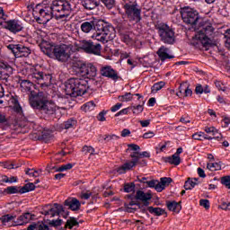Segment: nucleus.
<instances>
[{
	"label": "nucleus",
	"instance_id": "f257e3e1",
	"mask_svg": "<svg viewBox=\"0 0 230 230\" xmlns=\"http://www.w3.org/2000/svg\"><path fill=\"white\" fill-rule=\"evenodd\" d=\"M29 103L32 109H36L45 116H53L57 112V104L52 101H48L42 93L31 92Z\"/></svg>",
	"mask_w": 230,
	"mask_h": 230
},
{
	"label": "nucleus",
	"instance_id": "f03ea898",
	"mask_svg": "<svg viewBox=\"0 0 230 230\" xmlns=\"http://www.w3.org/2000/svg\"><path fill=\"white\" fill-rule=\"evenodd\" d=\"M40 49L49 57L54 55L56 60H58V62H69L71 53H73L71 48L66 44L55 46L44 41L41 43Z\"/></svg>",
	"mask_w": 230,
	"mask_h": 230
},
{
	"label": "nucleus",
	"instance_id": "7ed1b4c3",
	"mask_svg": "<svg viewBox=\"0 0 230 230\" xmlns=\"http://www.w3.org/2000/svg\"><path fill=\"white\" fill-rule=\"evenodd\" d=\"M215 29L209 22H205L199 27V31L193 38L191 44L192 46H195L196 48H200V46H203L206 49H209V48H213L215 44L213 43V40L209 39V35L213 33Z\"/></svg>",
	"mask_w": 230,
	"mask_h": 230
},
{
	"label": "nucleus",
	"instance_id": "20e7f679",
	"mask_svg": "<svg viewBox=\"0 0 230 230\" xmlns=\"http://www.w3.org/2000/svg\"><path fill=\"white\" fill-rule=\"evenodd\" d=\"M89 89V83L82 78H70L65 83V93L67 96L77 98L84 96Z\"/></svg>",
	"mask_w": 230,
	"mask_h": 230
},
{
	"label": "nucleus",
	"instance_id": "39448f33",
	"mask_svg": "<svg viewBox=\"0 0 230 230\" xmlns=\"http://www.w3.org/2000/svg\"><path fill=\"white\" fill-rule=\"evenodd\" d=\"M95 31V39L102 44H107V42L114 40L116 37V29H114V26L103 20L96 22Z\"/></svg>",
	"mask_w": 230,
	"mask_h": 230
},
{
	"label": "nucleus",
	"instance_id": "423d86ee",
	"mask_svg": "<svg viewBox=\"0 0 230 230\" xmlns=\"http://www.w3.org/2000/svg\"><path fill=\"white\" fill-rule=\"evenodd\" d=\"M122 8L130 22H141V6L136 0H122Z\"/></svg>",
	"mask_w": 230,
	"mask_h": 230
},
{
	"label": "nucleus",
	"instance_id": "0eeeda50",
	"mask_svg": "<svg viewBox=\"0 0 230 230\" xmlns=\"http://www.w3.org/2000/svg\"><path fill=\"white\" fill-rule=\"evenodd\" d=\"M50 8L58 19L68 17L71 15V12L73 11L71 2L67 0H54L50 5Z\"/></svg>",
	"mask_w": 230,
	"mask_h": 230
},
{
	"label": "nucleus",
	"instance_id": "6e6552de",
	"mask_svg": "<svg viewBox=\"0 0 230 230\" xmlns=\"http://www.w3.org/2000/svg\"><path fill=\"white\" fill-rule=\"evenodd\" d=\"M160 40L164 44H175V31L166 23H160L156 26Z\"/></svg>",
	"mask_w": 230,
	"mask_h": 230
},
{
	"label": "nucleus",
	"instance_id": "1a4fd4ad",
	"mask_svg": "<svg viewBox=\"0 0 230 230\" xmlns=\"http://www.w3.org/2000/svg\"><path fill=\"white\" fill-rule=\"evenodd\" d=\"M181 15L183 22L190 26H197L200 21V14L199 13V11L193 8L185 7L181 12Z\"/></svg>",
	"mask_w": 230,
	"mask_h": 230
},
{
	"label": "nucleus",
	"instance_id": "9d476101",
	"mask_svg": "<svg viewBox=\"0 0 230 230\" xmlns=\"http://www.w3.org/2000/svg\"><path fill=\"white\" fill-rule=\"evenodd\" d=\"M79 49L88 55H102V45L94 43L93 40H82L79 41Z\"/></svg>",
	"mask_w": 230,
	"mask_h": 230
},
{
	"label": "nucleus",
	"instance_id": "9b49d317",
	"mask_svg": "<svg viewBox=\"0 0 230 230\" xmlns=\"http://www.w3.org/2000/svg\"><path fill=\"white\" fill-rule=\"evenodd\" d=\"M75 67H78L79 73L82 75V76H86V78H95L96 75L98 74V69H96V66L92 63L79 62L76 64Z\"/></svg>",
	"mask_w": 230,
	"mask_h": 230
},
{
	"label": "nucleus",
	"instance_id": "f8f14e48",
	"mask_svg": "<svg viewBox=\"0 0 230 230\" xmlns=\"http://www.w3.org/2000/svg\"><path fill=\"white\" fill-rule=\"evenodd\" d=\"M30 78H31L32 82L39 84V85H49L51 84V80L53 76L51 74H46L44 72H40L35 69L31 75Z\"/></svg>",
	"mask_w": 230,
	"mask_h": 230
},
{
	"label": "nucleus",
	"instance_id": "ddd939ff",
	"mask_svg": "<svg viewBox=\"0 0 230 230\" xmlns=\"http://www.w3.org/2000/svg\"><path fill=\"white\" fill-rule=\"evenodd\" d=\"M7 49L12 51L16 58H22V57L26 58L31 55V49L22 44H9Z\"/></svg>",
	"mask_w": 230,
	"mask_h": 230
},
{
	"label": "nucleus",
	"instance_id": "4468645a",
	"mask_svg": "<svg viewBox=\"0 0 230 230\" xmlns=\"http://www.w3.org/2000/svg\"><path fill=\"white\" fill-rule=\"evenodd\" d=\"M60 213H64V207L60 204L55 203L54 205H47L41 210V215H50V218L53 217H58Z\"/></svg>",
	"mask_w": 230,
	"mask_h": 230
},
{
	"label": "nucleus",
	"instance_id": "2eb2a0df",
	"mask_svg": "<svg viewBox=\"0 0 230 230\" xmlns=\"http://www.w3.org/2000/svg\"><path fill=\"white\" fill-rule=\"evenodd\" d=\"M4 30H8L11 33H19L24 30L22 22L17 19L7 20L4 22Z\"/></svg>",
	"mask_w": 230,
	"mask_h": 230
},
{
	"label": "nucleus",
	"instance_id": "dca6fc26",
	"mask_svg": "<svg viewBox=\"0 0 230 230\" xmlns=\"http://www.w3.org/2000/svg\"><path fill=\"white\" fill-rule=\"evenodd\" d=\"M39 16L36 17L37 22L40 24H48L53 19V10L51 7H44L39 10Z\"/></svg>",
	"mask_w": 230,
	"mask_h": 230
},
{
	"label": "nucleus",
	"instance_id": "f3484780",
	"mask_svg": "<svg viewBox=\"0 0 230 230\" xmlns=\"http://www.w3.org/2000/svg\"><path fill=\"white\" fill-rule=\"evenodd\" d=\"M13 75V67L8 62L0 61V80L8 84L10 76Z\"/></svg>",
	"mask_w": 230,
	"mask_h": 230
},
{
	"label": "nucleus",
	"instance_id": "a211bd4d",
	"mask_svg": "<svg viewBox=\"0 0 230 230\" xmlns=\"http://www.w3.org/2000/svg\"><path fill=\"white\" fill-rule=\"evenodd\" d=\"M135 199L138 202H142L144 206H150V200H152V194L145 192L143 190H137L135 194Z\"/></svg>",
	"mask_w": 230,
	"mask_h": 230
},
{
	"label": "nucleus",
	"instance_id": "6ab92c4d",
	"mask_svg": "<svg viewBox=\"0 0 230 230\" xmlns=\"http://www.w3.org/2000/svg\"><path fill=\"white\" fill-rule=\"evenodd\" d=\"M180 154H182V147H179L176 153L172 156L164 157V163H169V164H174V166H179L181 164V156H179Z\"/></svg>",
	"mask_w": 230,
	"mask_h": 230
},
{
	"label": "nucleus",
	"instance_id": "aec40b11",
	"mask_svg": "<svg viewBox=\"0 0 230 230\" xmlns=\"http://www.w3.org/2000/svg\"><path fill=\"white\" fill-rule=\"evenodd\" d=\"M102 76H106L107 78H111V80H119V76L116 70H113L111 66H103L101 69Z\"/></svg>",
	"mask_w": 230,
	"mask_h": 230
},
{
	"label": "nucleus",
	"instance_id": "412c9836",
	"mask_svg": "<svg viewBox=\"0 0 230 230\" xmlns=\"http://www.w3.org/2000/svg\"><path fill=\"white\" fill-rule=\"evenodd\" d=\"M65 206H67L71 211H78L82 206V203H80V200H78L76 198H68L65 200Z\"/></svg>",
	"mask_w": 230,
	"mask_h": 230
},
{
	"label": "nucleus",
	"instance_id": "4be33fe9",
	"mask_svg": "<svg viewBox=\"0 0 230 230\" xmlns=\"http://www.w3.org/2000/svg\"><path fill=\"white\" fill-rule=\"evenodd\" d=\"M172 182H173V180L170 177L161 178L160 181L157 182L156 191H158V193H161V191L165 190L166 187L170 186V184H172Z\"/></svg>",
	"mask_w": 230,
	"mask_h": 230
},
{
	"label": "nucleus",
	"instance_id": "5701e85b",
	"mask_svg": "<svg viewBox=\"0 0 230 230\" xmlns=\"http://www.w3.org/2000/svg\"><path fill=\"white\" fill-rule=\"evenodd\" d=\"M81 4L84 10H94L100 6V0H81Z\"/></svg>",
	"mask_w": 230,
	"mask_h": 230
},
{
	"label": "nucleus",
	"instance_id": "b1692460",
	"mask_svg": "<svg viewBox=\"0 0 230 230\" xmlns=\"http://www.w3.org/2000/svg\"><path fill=\"white\" fill-rule=\"evenodd\" d=\"M170 49L162 46L156 52V55H158L160 60L162 62H164V60H167V58H175V56H172L169 54Z\"/></svg>",
	"mask_w": 230,
	"mask_h": 230
},
{
	"label": "nucleus",
	"instance_id": "393cba45",
	"mask_svg": "<svg viewBox=\"0 0 230 230\" xmlns=\"http://www.w3.org/2000/svg\"><path fill=\"white\" fill-rule=\"evenodd\" d=\"M81 31L83 33H91V31H96V22L90 21V22H84L81 24Z\"/></svg>",
	"mask_w": 230,
	"mask_h": 230
},
{
	"label": "nucleus",
	"instance_id": "a878e982",
	"mask_svg": "<svg viewBox=\"0 0 230 230\" xmlns=\"http://www.w3.org/2000/svg\"><path fill=\"white\" fill-rule=\"evenodd\" d=\"M33 216L27 212L22 216H20L16 221H13V224L12 226H24V224H28L30 220H31Z\"/></svg>",
	"mask_w": 230,
	"mask_h": 230
},
{
	"label": "nucleus",
	"instance_id": "bb28decb",
	"mask_svg": "<svg viewBox=\"0 0 230 230\" xmlns=\"http://www.w3.org/2000/svg\"><path fill=\"white\" fill-rule=\"evenodd\" d=\"M134 167H136V162L134 161V158H132L131 161L126 162L124 164L119 167L117 169V172L119 174L127 173V172L132 170Z\"/></svg>",
	"mask_w": 230,
	"mask_h": 230
},
{
	"label": "nucleus",
	"instance_id": "cd10ccee",
	"mask_svg": "<svg viewBox=\"0 0 230 230\" xmlns=\"http://www.w3.org/2000/svg\"><path fill=\"white\" fill-rule=\"evenodd\" d=\"M19 84L22 91H25L26 93H30L29 97L31 94V93H35V91L31 90V88L33 87V84L30 80L21 79L19 81Z\"/></svg>",
	"mask_w": 230,
	"mask_h": 230
},
{
	"label": "nucleus",
	"instance_id": "c85d7f7f",
	"mask_svg": "<svg viewBox=\"0 0 230 230\" xmlns=\"http://www.w3.org/2000/svg\"><path fill=\"white\" fill-rule=\"evenodd\" d=\"M166 206L169 211H173L174 213H179L182 209L181 202L177 201H166Z\"/></svg>",
	"mask_w": 230,
	"mask_h": 230
},
{
	"label": "nucleus",
	"instance_id": "c756f323",
	"mask_svg": "<svg viewBox=\"0 0 230 230\" xmlns=\"http://www.w3.org/2000/svg\"><path fill=\"white\" fill-rule=\"evenodd\" d=\"M80 226V224L78 223V221L76 220V218L75 217H70L69 219H67L65 227H60V229L58 230H66V227H68V229H73V227Z\"/></svg>",
	"mask_w": 230,
	"mask_h": 230
},
{
	"label": "nucleus",
	"instance_id": "7c9ffc66",
	"mask_svg": "<svg viewBox=\"0 0 230 230\" xmlns=\"http://www.w3.org/2000/svg\"><path fill=\"white\" fill-rule=\"evenodd\" d=\"M147 211H149V213H151L152 215H155V217H161L163 215H166V210L161 208L148 207Z\"/></svg>",
	"mask_w": 230,
	"mask_h": 230
},
{
	"label": "nucleus",
	"instance_id": "2f4dec72",
	"mask_svg": "<svg viewBox=\"0 0 230 230\" xmlns=\"http://www.w3.org/2000/svg\"><path fill=\"white\" fill-rule=\"evenodd\" d=\"M5 193H7V195H13L15 193H20L21 195H22V187H17V186H10L7 187L4 190Z\"/></svg>",
	"mask_w": 230,
	"mask_h": 230
},
{
	"label": "nucleus",
	"instance_id": "473e14b6",
	"mask_svg": "<svg viewBox=\"0 0 230 230\" xmlns=\"http://www.w3.org/2000/svg\"><path fill=\"white\" fill-rule=\"evenodd\" d=\"M16 216H13L12 214H6L0 217V222L2 226H6L9 222H13L15 220Z\"/></svg>",
	"mask_w": 230,
	"mask_h": 230
},
{
	"label": "nucleus",
	"instance_id": "72a5a7b5",
	"mask_svg": "<svg viewBox=\"0 0 230 230\" xmlns=\"http://www.w3.org/2000/svg\"><path fill=\"white\" fill-rule=\"evenodd\" d=\"M99 3H102L107 10H112V8H116V0H99Z\"/></svg>",
	"mask_w": 230,
	"mask_h": 230
},
{
	"label": "nucleus",
	"instance_id": "f704fd0d",
	"mask_svg": "<svg viewBox=\"0 0 230 230\" xmlns=\"http://www.w3.org/2000/svg\"><path fill=\"white\" fill-rule=\"evenodd\" d=\"M96 108V103H94V102L90 101L86 103H84L81 109L84 111V112H91V111H94V109Z\"/></svg>",
	"mask_w": 230,
	"mask_h": 230
},
{
	"label": "nucleus",
	"instance_id": "c9c22d12",
	"mask_svg": "<svg viewBox=\"0 0 230 230\" xmlns=\"http://www.w3.org/2000/svg\"><path fill=\"white\" fill-rule=\"evenodd\" d=\"M184 85L181 84L179 87V93H177V96H182V93H184V96L188 97V96H191V94H193V91H191V89L190 88H183Z\"/></svg>",
	"mask_w": 230,
	"mask_h": 230
},
{
	"label": "nucleus",
	"instance_id": "e433bc0d",
	"mask_svg": "<svg viewBox=\"0 0 230 230\" xmlns=\"http://www.w3.org/2000/svg\"><path fill=\"white\" fill-rule=\"evenodd\" d=\"M75 125H76V120H75L73 119H70L63 122L60 125V128H64L65 130H67L68 128H73V127L75 126Z\"/></svg>",
	"mask_w": 230,
	"mask_h": 230
},
{
	"label": "nucleus",
	"instance_id": "4c0bfd02",
	"mask_svg": "<svg viewBox=\"0 0 230 230\" xmlns=\"http://www.w3.org/2000/svg\"><path fill=\"white\" fill-rule=\"evenodd\" d=\"M199 182H196L191 178H188L187 181L184 183V190H193L195 186H198Z\"/></svg>",
	"mask_w": 230,
	"mask_h": 230
},
{
	"label": "nucleus",
	"instance_id": "58836bf2",
	"mask_svg": "<svg viewBox=\"0 0 230 230\" xmlns=\"http://www.w3.org/2000/svg\"><path fill=\"white\" fill-rule=\"evenodd\" d=\"M164 85H166V83L164 81H160L158 83H155L152 87H151V93H155L158 91H161V89H163V87H164Z\"/></svg>",
	"mask_w": 230,
	"mask_h": 230
},
{
	"label": "nucleus",
	"instance_id": "ea45409f",
	"mask_svg": "<svg viewBox=\"0 0 230 230\" xmlns=\"http://www.w3.org/2000/svg\"><path fill=\"white\" fill-rule=\"evenodd\" d=\"M48 224L49 227H55L56 229H58V227L62 226V219L58 218V219L48 220Z\"/></svg>",
	"mask_w": 230,
	"mask_h": 230
},
{
	"label": "nucleus",
	"instance_id": "a19ab883",
	"mask_svg": "<svg viewBox=\"0 0 230 230\" xmlns=\"http://www.w3.org/2000/svg\"><path fill=\"white\" fill-rule=\"evenodd\" d=\"M35 183L29 182L26 183L23 187H22V193H28L30 191H33L35 190Z\"/></svg>",
	"mask_w": 230,
	"mask_h": 230
},
{
	"label": "nucleus",
	"instance_id": "79ce46f5",
	"mask_svg": "<svg viewBox=\"0 0 230 230\" xmlns=\"http://www.w3.org/2000/svg\"><path fill=\"white\" fill-rule=\"evenodd\" d=\"M208 170H210V172H217L218 170H222V165L218 163H212L207 164Z\"/></svg>",
	"mask_w": 230,
	"mask_h": 230
},
{
	"label": "nucleus",
	"instance_id": "37998d69",
	"mask_svg": "<svg viewBox=\"0 0 230 230\" xmlns=\"http://www.w3.org/2000/svg\"><path fill=\"white\" fill-rule=\"evenodd\" d=\"M124 191L126 193H132L136 191V184L134 182L124 184Z\"/></svg>",
	"mask_w": 230,
	"mask_h": 230
},
{
	"label": "nucleus",
	"instance_id": "c03bdc74",
	"mask_svg": "<svg viewBox=\"0 0 230 230\" xmlns=\"http://www.w3.org/2000/svg\"><path fill=\"white\" fill-rule=\"evenodd\" d=\"M131 159L135 161V166H137L139 164L140 166H146V160L136 155L131 156Z\"/></svg>",
	"mask_w": 230,
	"mask_h": 230
},
{
	"label": "nucleus",
	"instance_id": "a18cd8bd",
	"mask_svg": "<svg viewBox=\"0 0 230 230\" xmlns=\"http://www.w3.org/2000/svg\"><path fill=\"white\" fill-rule=\"evenodd\" d=\"M136 155L137 157H140L143 159V157H147V158H150V153H148L147 151H144L142 153H139V152H133L130 154V157H136Z\"/></svg>",
	"mask_w": 230,
	"mask_h": 230
},
{
	"label": "nucleus",
	"instance_id": "49530a36",
	"mask_svg": "<svg viewBox=\"0 0 230 230\" xmlns=\"http://www.w3.org/2000/svg\"><path fill=\"white\" fill-rule=\"evenodd\" d=\"M26 175H29L30 177H39L40 173H42V170L35 171L34 169H27L25 171Z\"/></svg>",
	"mask_w": 230,
	"mask_h": 230
},
{
	"label": "nucleus",
	"instance_id": "de8ad7c7",
	"mask_svg": "<svg viewBox=\"0 0 230 230\" xmlns=\"http://www.w3.org/2000/svg\"><path fill=\"white\" fill-rule=\"evenodd\" d=\"M129 111H132L133 114H137H137H141V112H143L144 108H143V105L138 104L137 106L129 107Z\"/></svg>",
	"mask_w": 230,
	"mask_h": 230
},
{
	"label": "nucleus",
	"instance_id": "09e8293b",
	"mask_svg": "<svg viewBox=\"0 0 230 230\" xmlns=\"http://www.w3.org/2000/svg\"><path fill=\"white\" fill-rule=\"evenodd\" d=\"M39 139L44 141L45 143H48V141L51 139V133H49L48 131H43L41 135L39 137Z\"/></svg>",
	"mask_w": 230,
	"mask_h": 230
},
{
	"label": "nucleus",
	"instance_id": "8fccbe9b",
	"mask_svg": "<svg viewBox=\"0 0 230 230\" xmlns=\"http://www.w3.org/2000/svg\"><path fill=\"white\" fill-rule=\"evenodd\" d=\"M134 94L130 93H126L124 95L119 96V102H130L133 98Z\"/></svg>",
	"mask_w": 230,
	"mask_h": 230
},
{
	"label": "nucleus",
	"instance_id": "3c124183",
	"mask_svg": "<svg viewBox=\"0 0 230 230\" xmlns=\"http://www.w3.org/2000/svg\"><path fill=\"white\" fill-rule=\"evenodd\" d=\"M221 184H223V186H226V188L230 190V176H223L221 178Z\"/></svg>",
	"mask_w": 230,
	"mask_h": 230
},
{
	"label": "nucleus",
	"instance_id": "603ef678",
	"mask_svg": "<svg viewBox=\"0 0 230 230\" xmlns=\"http://www.w3.org/2000/svg\"><path fill=\"white\" fill-rule=\"evenodd\" d=\"M118 139H119V136H117L114 134L105 135V137H104V141H106L107 143L111 141H118Z\"/></svg>",
	"mask_w": 230,
	"mask_h": 230
},
{
	"label": "nucleus",
	"instance_id": "864d4df0",
	"mask_svg": "<svg viewBox=\"0 0 230 230\" xmlns=\"http://www.w3.org/2000/svg\"><path fill=\"white\" fill-rule=\"evenodd\" d=\"M83 152H85V154H89L90 155H94V147L91 146H84L83 147Z\"/></svg>",
	"mask_w": 230,
	"mask_h": 230
},
{
	"label": "nucleus",
	"instance_id": "5fc2aeb1",
	"mask_svg": "<svg viewBox=\"0 0 230 230\" xmlns=\"http://www.w3.org/2000/svg\"><path fill=\"white\" fill-rule=\"evenodd\" d=\"M157 182H159V181L153 180V181H146V184L149 188H155V190L157 191Z\"/></svg>",
	"mask_w": 230,
	"mask_h": 230
},
{
	"label": "nucleus",
	"instance_id": "6e6d98bb",
	"mask_svg": "<svg viewBox=\"0 0 230 230\" xmlns=\"http://www.w3.org/2000/svg\"><path fill=\"white\" fill-rule=\"evenodd\" d=\"M93 195V192L87 190L86 192H83L81 193V199H83L84 200H89V199H91Z\"/></svg>",
	"mask_w": 230,
	"mask_h": 230
},
{
	"label": "nucleus",
	"instance_id": "4d7b16f0",
	"mask_svg": "<svg viewBox=\"0 0 230 230\" xmlns=\"http://www.w3.org/2000/svg\"><path fill=\"white\" fill-rule=\"evenodd\" d=\"M199 206L205 208V209H209V201L208 199H200Z\"/></svg>",
	"mask_w": 230,
	"mask_h": 230
},
{
	"label": "nucleus",
	"instance_id": "13d9d810",
	"mask_svg": "<svg viewBox=\"0 0 230 230\" xmlns=\"http://www.w3.org/2000/svg\"><path fill=\"white\" fill-rule=\"evenodd\" d=\"M128 147L133 152H139L141 150V147L136 144H128Z\"/></svg>",
	"mask_w": 230,
	"mask_h": 230
},
{
	"label": "nucleus",
	"instance_id": "bf43d9fd",
	"mask_svg": "<svg viewBox=\"0 0 230 230\" xmlns=\"http://www.w3.org/2000/svg\"><path fill=\"white\" fill-rule=\"evenodd\" d=\"M204 136V132H198L192 135V138L197 141H202V137Z\"/></svg>",
	"mask_w": 230,
	"mask_h": 230
},
{
	"label": "nucleus",
	"instance_id": "052dcab7",
	"mask_svg": "<svg viewBox=\"0 0 230 230\" xmlns=\"http://www.w3.org/2000/svg\"><path fill=\"white\" fill-rule=\"evenodd\" d=\"M14 111L18 113L22 112V107H21V104H19V101L17 100H14Z\"/></svg>",
	"mask_w": 230,
	"mask_h": 230
},
{
	"label": "nucleus",
	"instance_id": "680f3d73",
	"mask_svg": "<svg viewBox=\"0 0 230 230\" xmlns=\"http://www.w3.org/2000/svg\"><path fill=\"white\" fill-rule=\"evenodd\" d=\"M121 107H123V103L118 102L117 104L111 107V112H118V111H119Z\"/></svg>",
	"mask_w": 230,
	"mask_h": 230
},
{
	"label": "nucleus",
	"instance_id": "e2e57ef3",
	"mask_svg": "<svg viewBox=\"0 0 230 230\" xmlns=\"http://www.w3.org/2000/svg\"><path fill=\"white\" fill-rule=\"evenodd\" d=\"M129 110H130V107L119 111L115 114V118H118V116H123L125 114H128Z\"/></svg>",
	"mask_w": 230,
	"mask_h": 230
},
{
	"label": "nucleus",
	"instance_id": "0e129e2a",
	"mask_svg": "<svg viewBox=\"0 0 230 230\" xmlns=\"http://www.w3.org/2000/svg\"><path fill=\"white\" fill-rule=\"evenodd\" d=\"M105 114H107V111H101L97 116L98 121H105L106 120Z\"/></svg>",
	"mask_w": 230,
	"mask_h": 230
},
{
	"label": "nucleus",
	"instance_id": "69168bd1",
	"mask_svg": "<svg viewBox=\"0 0 230 230\" xmlns=\"http://www.w3.org/2000/svg\"><path fill=\"white\" fill-rule=\"evenodd\" d=\"M154 136H155V133H154L153 131H148L143 135V138L144 139H152V137H154Z\"/></svg>",
	"mask_w": 230,
	"mask_h": 230
},
{
	"label": "nucleus",
	"instance_id": "338daca9",
	"mask_svg": "<svg viewBox=\"0 0 230 230\" xmlns=\"http://www.w3.org/2000/svg\"><path fill=\"white\" fill-rule=\"evenodd\" d=\"M38 230H49V226L44 223H38Z\"/></svg>",
	"mask_w": 230,
	"mask_h": 230
},
{
	"label": "nucleus",
	"instance_id": "774afa93",
	"mask_svg": "<svg viewBox=\"0 0 230 230\" xmlns=\"http://www.w3.org/2000/svg\"><path fill=\"white\" fill-rule=\"evenodd\" d=\"M27 230H39V223H33L27 227Z\"/></svg>",
	"mask_w": 230,
	"mask_h": 230
}]
</instances>
